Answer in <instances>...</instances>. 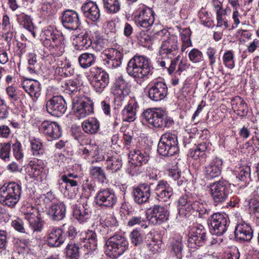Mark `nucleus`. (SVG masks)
<instances>
[{"label":"nucleus","instance_id":"e2e57ef3","mask_svg":"<svg viewBox=\"0 0 259 259\" xmlns=\"http://www.w3.org/2000/svg\"><path fill=\"white\" fill-rule=\"evenodd\" d=\"M223 63L226 67L232 69L235 66L234 55L231 51H228L224 53L223 57Z\"/></svg>","mask_w":259,"mask_h":259},{"label":"nucleus","instance_id":"72a5a7b5","mask_svg":"<svg viewBox=\"0 0 259 259\" xmlns=\"http://www.w3.org/2000/svg\"><path fill=\"white\" fill-rule=\"evenodd\" d=\"M6 92L11 103L16 107H21L26 102L25 95L16 92L13 87L9 86L7 88Z\"/></svg>","mask_w":259,"mask_h":259},{"label":"nucleus","instance_id":"c85d7f7f","mask_svg":"<svg viewBox=\"0 0 259 259\" xmlns=\"http://www.w3.org/2000/svg\"><path fill=\"white\" fill-rule=\"evenodd\" d=\"M139 105L135 98H131L122 111V119L124 121L132 122L136 119Z\"/></svg>","mask_w":259,"mask_h":259},{"label":"nucleus","instance_id":"9b49d317","mask_svg":"<svg viewBox=\"0 0 259 259\" xmlns=\"http://www.w3.org/2000/svg\"><path fill=\"white\" fill-rule=\"evenodd\" d=\"M90 83L97 93L101 94L109 83V75L102 68H93Z\"/></svg>","mask_w":259,"mask_h":259},{"label":"nucleus","instance_id":"4d7b16f0","mask_svg":"<svg viewBox=\"0 0 259 259\" xmlns=\"http://www.w3.org/2000/svg\"><path fill=\"white\" fill-rule=\"evenodd\" d=\"M91 46L97 51H101L105 46V41L102 37L97 32H95L92 36Z\"/></svg>","mask_w":259,"mask_h":259},{"label":"nucleus","instance_id":"69168bd1","mask_svg":"<svg viewBox=\"0 0 259 259\" xmlns=\"http://www.w3.org/2000/svg\"><path fill=\"white\" fill-rule=\"evenodd\" d=\"M189 58L193 63H198L203 58L202 53L197 49H193L188 54Z\"/></svg>","mask_w":259,"mask_h":259},{"label":"nucleus","instance_id":"de8ad7c7","mask_svg":"<svg viewBox=\"0 0 259 259\" xmlns=\"http://www.w3.org/2000/svg\"><path fill=\"white\" fill-rule=\"evenodd\" d=\"M208 146V143L206 142H201L195 148L191 149L190 156L195 159L204 157L205 156V152Z\"/></svg>","mask_w":259,"mask_h":259},{"label":"nucleus","instance_id":"2f4dec72","mask_svg":"<svg viewBox=\"0 0 259 259\" xmlns=\"http://www.w3.org/2000/svg\"><path fill=\"white\" fill-rule=\"evenodd\" d=\"M66 206L61 202L54 203L52 204L47 210V214L50 218L53 221H60L65 217Z\"/></svg>","mask_w":259,"mask_h":259},{"label":"nucleus","instance_id":"5701e85b","mask_svg":"<svg viewBox=\"0 0 259 259\" xmlns=\"http://www.w3.org/2000/svg\"><path fill=\"white\" fill-rule=\"evenodd\" d=\"M103 55L107 57L105 65L109 68H116L121 64L123 54L120 50L109 48L104 50Z\"/></svg>","mask_w":259,"mask_h":259},{"label":"nucleus","instance_id":"5fc2aeb1","mask_svg":"<svg viewBox=\"0 0 259 259\" xmlns=\"http://www.w3.org/2000/svg\"><path fill=\"white\" fill-rule=\"evenodd\" d=\"M168 176L175 181H177V184L179 186L183 185L187 181V179L185 177L184 174L177 169H169L168 170Z\"/></svg>","mask_w":259,"mask_h":259},{"label":"nucleus","instance_id":"f257e3e1","mask_svg":"<svg viewBox=\"0 0 259 259\" xmlns=\"http://www.w3.org/2000/svg\"><path fill=\"white\" fill-rule=\"evenodd\" d=\"M44 46L56 56H60L65 52L64 37L62 33L52 26L43 28L40 33Z\"/></svg>","mask_w":259,"mask_h":259},{"label":"nucleus","instance_id":"423d86ee","mask_svg":"<svg viewBox=\"0 0 259 259\" xmlns=\"http://www.w3.org/2000/svg\"><path fill=\"white\" fill-rule=\"evenodd\" d=\"M158 153L163 156H172L179 152L177 136L171 132L163 134L158 142Z\"/></svg>","mask_w":259,"mask_h":259},{"label":"nucleus","instance_id":"bf43d9fd","mask_svg":"<svg viewBox=\"0 0 259 259\" xmlns=\"http://www.w3.org/2000/svg\"><path fill=\"white\" fill-rule=\"evenodd\" d=\"M11 149V144L10 143H1L0 146V158L6 161H9Z\"/></svg>","mask_w":259,"mask_h":259},{"label":"nucleus","instance_id":"052dcab7","mask_svg":"<svg viewBox=\"0 0 259 259\" xmlns=\"http://www.w3.org/2000/svg\"><path fill=\"white\" fill-rule=\"evenodd\" d=\"M43 170V164L41 165L40 164H33L30 165V169L28 170L29 175L31 178H36L38 180L39 178L41 179L40 176Z\"/></svg>","mask_w":259,"mask_h":259},{"label":"nucleus","instance_id":"7ed1b4c3","mask_svg":"<svg viewBox=\"0 0 259 259\" xmlns=\"http://www.w3.org/2000/svg\"><path fill=\"white\" fill-rule=\"evenodd\" d=\"M149 59L144 56L136 55L128 62L126 71L137 82L143 81L151 71Z\"/></svg>","mask_w":259,"mask_h":259},{"label":"nucleus","instance_id":"864d4df0","mask_svg":"<svg viewBox=\"0 0 259 259\" xmlns=\"http://www.w3.org/2000/svg\"><path fill=\"white\" fill-rule=\"evenodd\" d=\"M191 31L189 28L183 29L180 32V36L183 42L181 51L184 52L186 48L192 46L191 40Z\"/></svg>","mask_w":259,"mask_h":259},{"label":"nucleus","instance_id":"4be33fe9","mask_svg":"<svg viewBox=\"0 0 259 259\" xmlns=\"http://www.w3.org/2000/svg\"><path fill=\"white\" fill-rule=\"evenodd\" d=\"M153 191L155 198L159 201L167 202L173 195L172 188L164 180L158 181Z\"/></svg>","mask_w":259,"mask_h":259},{"label":"nucleus","instance_id":"412c9836","mask_svg":"<svg viewBox=\"0 0 259 259\" xmlns=\"http://www.w3.org/2000/svg\"><path fill=\"white\" fill-rule=\"evenodd\" d=\"M63 229L56 227H50L47 232V241L50 247L60 246L65 240Z\"/></svg>","mask_w":259,"mask_h":259},{"label":"nucleus","instance_id":"58836bf2","mask_svg":"<svg viewBox=\"0 0 259 259\" xmlns=\"http://www.w3.org/2000/svg\"><path fill=\"white\" fill-rule=\"evenodd\" d=\"M92 44V39L87 33L84 34H78L73 40V45L76 50L87 49L91 46Z\"/></svg>","mask_w":259,"mask_h":259},{"label":"nucleus","instance_id":"7c9ffc66","mask_svg":"<svg viewBox=\"0 0 259 259\" xmlns=\"http://www.w3.org/2000/svg\"><path fill=\"white\" fill-rule=\"evenodd\" d=\"M234 233L236 239L241 241H250L253 236L251 227L244 222L237 223Z\"/></svg>","mask_w":259,"mask_h":259},{"label":"nucleus","instance_id":"9d476101","mask_svg":"<svg viewBox=\"0 0 259 259\" xmlns=\"http://www.w3.org/2000/svg\"><path fill=\"white\" fill-rule=\"evenodd\" d=\"M20 211L28 221L29 226L34 232H40L42 229V223L38 220L37 209L27 202H24Z\"/></svg>","mask_w":259,"mask_h":259},{"label":"nucleus","instance_id":"09e8293b","mask_svg":"<svg viewBox=\"0 0 259 259\" xmlns=\"http://www.w3.org/2000/svg\"><path fill=\"white\" fill-rule=\"evenodd\" d=\"M146 213L143 215H135L128 219L127 225L129 227L139 225L143 228H146L148 227Z\"/></svg>","mask_w":259,"mask_h":259},{"label":"nucleus","instance_id":"4c0bfd02","mask_svg":"<svg viewBox=\"0 0 259 259\" xmlns=\"http://www.w3.org/2000/svg\"><path fill=\"white\" fill-rule=\"evenodd\" d=\"M250 167L247 164L240 166L235 171L236 178L240 181L246 183H249L250 181H255L256 179H253L250 175Z\"/></svg>","mask_w":259,"mask_h":259},{"label":"nucleus","instance_id":"1a4fd4ad","mask_svg":"<svg viewBox=\"0 0 259 259\" xmlns=\"http://www.w3.org/2000/svg\"><path fill=\"white\" fill-rule=\"evenodd\" d=\"M45 104L47 113L55 117H61L67 110V103L63 97L60 95L47 99Z\"/></svg>","mask_w":259,"mask_h":259},{"label":"nucleus","instance_id":"39448f33","mask_svg":"<svg viewBox=\"0 0 259 259\" xmlns=\"http://www.w3.org/2000/svg\"><path fill=\"white\" fill-rule=\"evenodd\" d=\"M21 193V185L13 182L5 183L0 186V202L13 208L20 200Z\"/></svg>","mask_w":259,"mask_h":259},{"label":"nucleus","instance_id":"8fccbe9b","mask_svg":"<svg viewBox=\"0 0 259 259\" xmlns=\"http://www.w3.org/2000/svg\"><path fill=\"white\" fill-rule=\"evenodd\" d=\"M103 4L105 11L108 13H116L120 9L119 0H103Z\"/></svg>","mask_w":259,"mask_h":259},{"label":"nucleus","instance_id":"f03ea898","mask_svg":"<svg viewBox=\"0 0 259 259\" xmlns=\"http://www.w3.org/2000/svg\"><path fill=\"white\" fill-rule=\"evenodd\" d=\"M207 205L202 200H194L191 195H184L178 201V209L180 217H186L192 211L199 213V217L206 218L210 210L207 208Z\"/></svg>","mask_w":259,"mask_h":259},{"label":"nucleus","instance_id":"b1692460","mask_svg":"<svg viewBox=\"0 0 259 259\" xmlns=\"http://www.w3.org/2000/svg\"><path fill=\"white\" fill-rule=\"evenodd\" d=\"M61 21L65 28L71 30H76L81 24L78 14L72 10L63 12Z\"/></svg>","mask_w":259,"mask_h":259},{"label":"nucleus","instance_id":"6e6552de","mask_svg":"<svg viewBox=\"0 0 259 259\" xmlns=\"http://www.w3.org/2000/svg\"><path fill=\"white\" fill-rule=\"evenodd\" d=\"M209 188L213 203L215 206L224 203L231 192L230 184L223 179L210 184Z\"/></svg>","mask_w":259,"mask_h":259},{"label":"nucleus","instance_id":"c756f323","mask_svg":"<svg viewBox=\"0 0 259 259\" xmlns=\"http://www.w3.org/2000/svg\"><path fill=\"white\" fill-rule=\"evenodd\" d=\"M21 85L25 92L31 97L38 99L41 94V84L34 79H25L21 83Z\"/></svg>","mask_w":259,"mask_h":259},{"label":"nucleus","instance_id":"4468645a","mask_svg":"<svg viewBox=\"0 0 259 259\" xmlns=\"http://www.w3.org/2000/svg\"><path fill=\"white\" fill-rule=\"evenodd\" d=\"M229 220L226 213H214L210 217L211 232L218 236L223 235L227 230Z\"/></svg>","mask_w":259,"mask_h":259},{"label":"nucleus","instance_id":"338daca9","mask_svg":"<svg viewBox=\"0 0 259 259\" xmlns=\"http://www.w3.org/2000/svg\"><path fill=\"white\" fill-rule=\"evenodd\" d=\"M239 257L238 249L236 246H232L227 250L224 259H239Z\"/></svg>","mask_w":259,"mask_h":259},{"label":"nucleus","instance_id":"774afa93","mask_svg":"<svg viewBox=\"0 0 259 259\" xmlns=\"http://www.w3.org/2000/svg\"><path fill=\"white\" fill-rule=\"evenodd\" d=\"M55 4L50 2H46L42 4L41 7V10L42 15H50L55 12Z\"/></svg>","mask_w":259,"mask_h":259},{"label":"nucleus","instance_id":"79ce46f5","mask_svg":"<svg viewBox=\"0 0 259 259\" xmlns=\"http://www.w3.org/2000/svg\"><path fill=\"white\" fill-rule=\"evenodd\" d=\"M96 56L92 53H84L81 54L78 61L80 66L83 69H87L94 65L96 62Z\"/></svg>","mask_w":259,"mask_h":259},{"label":"nucleus","instance_id":"393cba45","mask_svg":"<svg viewBox=\"0 0 259 259\" xmlns=\"http://www.w3.org/2000/svg\"><path fill=\"white\" fill-rule=\"evenodd\" d=\"M178 52V39L176 36L171 35L164 40L159 50L160 55H165L171 58L177 55Z\"/></svg>","mask_w":259,"mask_h":259},{"label":"nucleus","instance_id":"49530a36","mask_svg":"<svg viewBox=\"0 0 259 259\" xmlns=\"http://www.w3.org/2000/svg\"><path fill=\"white\" fill-rule=\"evenodd\" d=\"M62 180L65 182V184L67 186V191L69 188L77 186L80 181V177L74 173H68L62 175Z\"/></svg>","mask_w":259,"mask_h":259},{"label":"nucleus","instance_id":"dca6fc26","mask_svg":"<svg viewBox=\"0 0 259 259\" xmlns=\"http://www.w3.org/2000/svg\"><path fill=\"white\" fill-rule=\"evenodd\" d=\"M73 217L80 223L87 222L92 214V208L90 202L86 198H82L80 203L73 205Z\"/></svg>","mask_w":259,"mask_h":259},{"label":"nucleus","instance_id":"cd10ccee","mask_svg":"<svg viewBox=\"0 0 259 259\" xmlns=\"http://www.w3.org/2000/svg\"><path fill=\"white\" fill-rule=\"evenodd\" d=\"M149 98L153 101H159L163 100L167 94L166 84L162 81L155 83L148 92Z\"/></svg>","mask_w":259,"mask_h":259},{"label":"nucleus","instance_id":"13d9d810","mask_svg":"<svg viewBox=\"0 0 259 259\" xmlns=\"http://www.w3.org/2000/svg\"><path fill=\"white\" fill-rule=\"evenodd\" d=\"M90 175L94 179L104 182L106 179L105 174L104 170L101 167L98 166H93L90 170Z\"/></svg>","mask_w":259,"mask_h":259},{"label":"nucleus","instance_id":"bb28decb","mask_svg":"<svg viewBox=\"0 0 259 259\" xmlns=\"http://www.w3.org/2000/svg\"><path fill=\"white\" fill-rule=\"evenodd\" d=\"M223 163V160L220 158H213L205 166L204 172L206 178L211 180L219 177L222 172Z\"/></svg>","mask_w":259,"mask_h":259},{"label":"nucleus","instance_id":"a211bd4d","mask_svg":"<svg viewBox=\"0 0 259 259\" xmlns=\"http://www.w3.org/2000/svg\"><path fill=\"white\" fill-rule=\"evenodd\" d=\"M134 20L138 26L150 29L154 25L155 13L151 8H143L135 15Z\"/></svg>","mask_w":259,"mask_h":259},{"label":"nucleus","instance_id":"ea45409f","mask_svg":"<svg viewBox=\"0 0 259 259\" xmlns=\"http://www.w3.org/2000/svg\"><path fill=\"white\" fill-rule=\"evenodd\" d=\"M17 16L18 22L20 25L27 29L32 34L33 36L35 37L36 33L34 30L35 28L32 22L30 17L23 13L17 15Z\"/></svg>","mask_w":259,"mask_h":259},{"label":"nucleus","instance_id":"a18cd8bd","mask_svg":"<svg viewBox=\"0 0 259 259\" xmlns=\"http://www.w3.org/2000/svg\"><path fill=\"white\" fill-rule=\"evenodd\" d=\"M171 249L178 258H182L183 255V245L182 237L180 235H176L171 242Z\"/></svg>","mask_w":259,"mask_h":259},{"label":"nucleus","instance_id":"20e7f679","mask_svg":"<svg viewBox=\"0 0 259 259\" xmlns=\"http://www.w3.org/2000/svg\"><path fill=\"white\" fill-rule=\"evenodd\" d=\"M142 116L150 126L156 128H169L174 123L173 119L167 116L165 111L160 108L146 109Z\"/></svg>","mask_w":259,"mask_h":259},{"label":"nucleus","instance_id":"f704fd0d","mask_svg":"<svg viewBox=\"0 0 259 259\" xmlns=\"http://www.w3.org/2000/svg\"><path fill=\"white\" fill-rule=\"evenodd\" d=\"M232 108L240 116H245L248 113V107L244 100L239 96L235 97L231 101Z\"/></svg>","mask_w":259,"mask_h":259},{"label":"nucleus","instance_id":"473e14b6","mask_svg":"<svg viewBox=\"0 0 259 259\" xmlns=\"http://www.w3.org/2000/svg\"><path fill=\"white\" fill-rule=\"evenodd\" d=\"M81 9L84 17L93 21H97L100 17L99 9L93 2L85 3L82 6Z\"/></svg>","mask_w":259,"mask_h":259},{"label":"nucleus","instance_id":"680f3d73","mask_svg":"<svg viewBox=\"0 0 259 259\" xmlns=\"http://www.w3.org/2000/svg\"><path fill=\"white\" fill-rule=\"evenodd\" d=\"M180 58V55L178 56L175 59L170 61V64L169 67H166V62L161 59H159L157 61L158 65L163 68H166L169 74H171L176 70V66L178 63L179 60Z\"/></svg>","mask_w":259,"mask_h":259},{"label":"nucleus","instance_id":"6e6d98bb","mask_svg":"<svg viewBox=\"0 0 259 259\" xmlns=\"http://www.w3.org/2000/svg\"><path fill=\"white\" fill-rule=\"evenodd\" d=\"M132 244L135 246H140L144 242V234L137 230H134L130 235Z\"/></svg>","mask_w":259,"mask_h":259},{"label":"nucleus","instance_id":"3c124183","mask_svg":"<svg viewBox=\"0 0 259 259\" xmlns=\"http://www.w3.org/2000/svg\"><path fill=\"white\" fill-rule=\"evenodd\" d=\"M85 235V237H81L82 239H84V242H88L89 244L84 245V247L90 250H95L97 245L96 234L93 231H89Z\"/></svg>","mask_w":259,"mask_h":259},{"label":"nucleus","instance_id":"37998d69","mask_svg":"<svg viewBox=\"0 0 259 259\" xmlns=\"http://www.w3.org/2000/svg\"><path fill=\"white\" fill-rule=\"evenodd\" d=\"M100 127L99 121L94 118H90L82 123L83 130L88 134H95L97 132Z\"/></svg>","mask_w":259,"mask_h":259},{"label":"nucleus","instance_id":"2eb2a0df","mask_svg":"<svg viewBox=\"0 0 259 259\" xmlns=\"http://www.w3.org/2000/svg\"><path fill=\"white\" fill-rule=\"evenodd\" d=\"M111 92L114 96L115 101L121 103L128 96L130 86L123 76H120L116 79Z\"/></svg>","mask_w":259,"mask_h":259},{"label":"nucleus","instance_id":"e433bc0d","mask_svg":"<svg viewBox=\"0 0 259 259\" xmlns=\"http://www.w3.org/2000/svg\"><path fill=\"white\" fill-rule=\"evenodd\" d=\"M103 159L106 160V167L107 170L111 172L118 171L122 166V160L117 155L104 156Z\"/></svg>","mask_w":259,"mask_h":259},{"label":"nucleus","instance_id":"0eeeda50","mask_svg":"<svg viewBox=\"0 0 259 259\" xmlns=\"http://www.w3.org/2000/svg\"><path fill=\"white\" fill-rule=\"evenodd\" d=\"M128 247L127 239L120 235L110 237L106 242L105 252L111 258L122 254Z\"/></svg>","mask_w":259,"mask_h":259},{"label":"nucleus","instance_id":"603ef678","mask_svg":"<svg viewBox=\"0 0 259 259\" xmlns=\"http://www.w3.org/2000/svg\"><path fill=\"white\" fill-rule=\"evenodd\" d=\"M61 87L66 93L68 94L72 98L73 95H75L78 92V86L77 82L72 79L66 80L61 84Z\"/></svg>","mask_w":259,"mask_h":259},{"label":"nucleus","instance_id":"aec40b11","mask_svg":"<svg viewBox=\"0 0 259 259\" xmlns=\"http://www.w3.org/2000/svg\"><path fill=\"white\" fill-rule=\"evenodd\" d=\"M39 130L46 138L56 140L62 135L61 128L56 122L44 121L39 126Z\"/></svg>","mask_w":259,"mask_h":259},{"label":"nucleus","instance_id":"f3484780","mask_svg":"<svg viewBox=\"0 0 259 259\" xmlns=\"http://www.w3.org/2000/svg\"><path fill=\"white\" fill-rule=\"evenodd\" d=\"M72 110L74 114L78 119L85 118L93 112V103L90 101L72 99Z\"/></svg>","mask_w":259,"mask_h":259},{"label":"nucleus","instance_id":"ddd939ff","mask_svg":"<svg viewBox=\"0 0 259 259\" xmlns=\"http://www.w3.org/2000/svg\"><path fill=\"white\" fill-rule=\"evenodd\" d=\"M147 220L153 225H158L168 219L169 211L166 206L155 205L146 211Z\"/></svg>","mask_w":259,"mask_h":259},{"label":"nucleus","instance_id":"c9c22d12","mask_svg":"<svg viewBox=\"0 0 259 259\" xmlns=\"http://www.w3.org/2000/svg\"><path fill=\"white\" fill-rule=\"evenodd\" d=\"M130 162L137 165L141 166L146 163L149 160L148 155L140 150L131 151L129 154Z\"/></svg>","mask_w":259,"mask_h":259},{"label":"nucleus","instance_id":"0e129e2a","mask_svg":"<svg viewBox=\"0 0 259 259\" xmlns=\"http://www.w3.org/2000/svg\"><path fill=\"white\" fill-rule=\"evenodd\" d=\"M249 208L252 211L256 217V223L259 224V201L256 199L252 198L249 201Z\"/></svg>","mask_w":259,"mask_h":259},{"label":"nucleus","instance_id":"a878e982","mask_svg":"<svg viewBox=\"0 0 259 259\" xmlns=\"http://www.w3.org/2000/svg\"><path fill=\"white\" fill-rule=\"evenodd\" d=\"M153 183L142 184L139 187L134 188L133 190V196L135 202L139 204L147 202L150 196V192Z\"/></svg>","mask_w":259,"mask_h":259},{"label":"nucleus","instance_id":"6ab92c4d","mask_svg":"<svg viewBox=\"0 0 259 259\" xmlns=\"http://www.w3.org/2000/svg\"><path fill=\"white\" fill-rule=\"evenodd\" d=\"M95 200L99 206L112 208L117 202V198L112 190L106 188L98 191Z\"/></svg>","mask_w":259,"mask_h":259},{"label":"nucleus","instance_id":"a19ab883","mask_svg":"<svg viewBox=\"0 0 259 259\" xmlns=\"http://www.w3.org/2000/svg\"><path fill=\"white\" fill-rule=\"evenodd\" d=\"M81 245L80 242L70 241L65 248L67 258L68 259H78L79 254V246Z\"/></svg>","mask_w":259,"mask_h":259},{"label":"nucleus","instance_id":"c03bdc74","mask_svg":"<svg viewBox=\"0 0 259 259\" xmlns=\"http://www.w3.org/2000/svg\"><path fill=\"white\" fill-rule=\"evenodd\" d=\"M29 142L32 155L37 158H39L44 153L40 140L32 138L29 139Z\"/></svg>","mask_w":259,"mask_h":259},{"label":"nucleus","instance_id":"f8f14e48","mask_svg":"<svg viewBox=\"0 0 259 259\" xmlns=\"http://www.w3.org/2000/svg\"><path fill=\"white\" fill-rule=\"evenodd\" d=\"M206 231L201 225L192 227L188 234V246L195 248L203 246L206 240Z\"/></svg>","mask_w":259,"mask_h":259}]
</instances>
